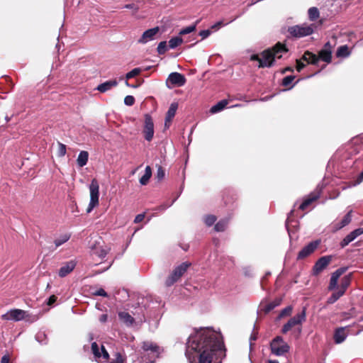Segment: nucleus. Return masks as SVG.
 Wrapping results in <instances>:
<instances>
[{
  "mask_svg": "<svg viewBox=\"0 0 363 363\" xmlns=\"http://www.w3.org/2000/svg\"><path fill=\"white\" fill-rule=\"evenodd\" d=\"M124 103L127 106H133L135 103V98L133 96H126L124 99Z\"/></svg>",
  "mask_w": 363,
  "mask_h": 363,
  "instance_id": "8fccbe9b",
  "label": "nucleus"
},
{
  "mask_svg": "<svg viewBox=\"0 0 363 363\" xmlns=\"http://www.w3.org/2000/svg\"><path fill=\"white\" fill-rule=\"evenodd\" d=\"M308 14L309 19L314 21L318 18L320 13L316 7H311L308 9Z\"/></svg>",
  "mask_w": 363,
  "mask_h": 363,
  "instance_id": "7c9ffc66",
  "label": "nucleus"
},
{
  "mask_svg": "<svg viewBox=\"0 0 363 363\" xmlns=\"http://www.w3.org/2000/svg\"><path fill=\"white\" fill-rule=\"evenodd\" d=\"M294 78V76L292 75L285 77L282 80V85L284 86H289L292 83Z\"/></svg>",
  "mask_w": 363,
  "mask_h": 363,
  "instance_id": "a18cd8bd",
  "label": "nucleus"
},
{
  "mask_svg": "<svg viewBox=\"0 0 363 363\" xmlns=\"http://www.w3.org/2000/svg\"><path fill=\"white\" fill-rule=\"evenodd\" d=\"M182 42L183 39L179 36L172 38L169 40V47L172 49H174L180 45Z\"/></svg>",
  "mask_w": 363,
  "mask_h": 363,
  "instance_id": "473e14b6",
  "label": "nucleus"
},
{
  "mask_svg": "<svg viewBox=\"0 0 363 363\" xmlns=\"http://www.w3.org/2000/svg\"><path fill=\"white\" fill-rule=\"evenodd\" d=\"M332 260L331 256H323L317 260L313 267V273L314 275H318L323 269H325Z\"/></svg>",
  "mask_w": 363,
  "mask_h": 363,
  "instance_id": "f8f14e48",
  "label": "nucleus"
},
{
  "mask_svg": "<svg viewBox=\"0 0 363 363\" xmlns=\"http://www.w3.org/2000/svg\"><path fill=\"white\" fill-rule=\"evenodd\" d=\"M225 352L222 335L209 328L196 330L188 339L186 354L190 363L220 362Z\"/></svg>",
  "mask_w": 363,
  "mask_h": 363,
  "instance_id": "f257e3e1",
  "label": "nucleus"
},
{
  "mask_svg": "<svg viewBox=\"0 0 363 363\" xmlns=\"http://www.w3.org/2000/svg\"><path fill=\"white\" fill-rule=\"evenodd\" d=\"M152 176V169L150 166L145 167L144 175L140 179V183L142 185H146Z\"/></svg>",
  "mask_w": 363,
  "mask_h": 363,
  "instance_id": "cd10ccee",
  "label": "nucleus"
},
{
  "mask_svg": "<svg viewBox=\"0 0 363 363\" xmlns=\"http://www.w3.org/2000/svg\"><path fill=\"white\" fill-rule=\"evenodd\" d=\"M350 282H351V274H350L348 275L345 276L342 279L341 284H340V287L339 289L340 291H343L344 293H345L346 289H347V287L350 286Z\"/></svg>",
  "mask_w": 363,
  "mask_h": 363,
  "instance_id": "c756f323",
  "label": "nucleus"
},
{
  "mask_svg": "<svg viewBox=\"0 0 363 363\" xmlns=\"http://www.w3.org/2000/svg\"><path fill=\"white\" fill-rule=\"evenodd\" d=\"M346 268L341 267L337 269L335 272H334L330 277V284L328 286L329 290H334L337 288V281L341 275H342L346 272Z\"/></svg>",
  "mask_w": 363,
  "mask_h": 363,
  "instance_id": "dca6fc26",
  "label": "nucleus"
},
{
  "mask_svg": "<svg viewBox=\"0 0 363 363\" xmlns=\"http://www.w3.org/2000/svg\"><path fill=\"white\" fill-rule=\"evenodd\" d=\"M26 311L21 309H12L2 315V319L6 320L19 321L26 317Z\"/></svg>",
  "mask_w": 363,
  "mask_h": 363,
  "instance_id": "9d476101",
  "label": "nucleus"
},
{
  "mask_svg": "<svg viewBox=\"0 0 363 363\" xmlns=\"http://www.w3.org/2000/svg\"><path fill=\"white\" fill-rule=\"evenodd\" d=\"M123 8L125 9H132L133 10L135 13L138 12V11L139 10V7L138 6H137L136 4H125Z\"/></svg>",
  "mask_w": 363,
  "mask_h": 363,
  "instance_id": "3c124183",
  "label": "nucleus"
},
{
  "mask_svg": "<svg viewBox=\"0 0 363 363\" xmlns=\"http://www.w3.org/2000/svg\"><path fill=\"white\" fill-rule=\"evenodd\" d=\"M321 191V188L317 186L316 189L303 200L302 203L300 205L299 208L302 211L306 209L313 202L320 197Z\"/></svg>",
  "mask_w": 363,
  "mask_h": 363,
  "instance_id": "ddd939ff",
  "label": "nucleus"
},
{
  "mask_svg": "<svg viewBox=\"0 0 363 363\" xmlns=\"http://www.w3.org/2000/svg\"><path fill=\"white\" fill-rule=\"evenodd\" d=\"M126 85L129 86V84L128 82H125Z\"/></svg>",
  "mask_w": 363,
  "mask_h": 363,
  "instance_id": "774afa93",
  "label": "nucleus"
},
{
  "mask_svg": "<svg viewBox=\"0 0 363 363\" xmlns=\"http://www.w3.org/2000/svg\"><path fill=\"white\" fill-rule=\"evenodd\" d=\"M157 50L160 55L164 54L167 50V42L166 41L160 42L157 46Z\"/></svg>",
  "mask_w": 363,
  "mask_h": 363,
  "instance_id": "37998d69",
  "label": "nucleus"
},
{
  "mask_svg": "<svg viewBox=\"0 0 363 363\" xmlns=\"http://www.w3.org/2000/svg\"><path fill=\"white\" fill-rule=\"evenodd\" d=\"M195 30H196V25L194 24V25H191V26H189L182 28L179 31V34L180 35H184L191 33Z\"/></svg>",
  "mask_w": 363,
  "mask_h": 363,
  "instance_id": "4c0bfd02",
  "label": "nucleus"
},
{
  "mask_svg": "<svg viewBox=\"0 0 363 363\" xmlns=\"http://www.w3.org/2000/svg\"><path fill=\"white\" fill-rule=\"evenodd\" d=\"M344 291L340 289L337 291L333 293V294L328 299V303L330 304L334 303L337 301L342 296L344 295Z\"/></svg>",
  "mask_w": 363,
  "mask_h": 363,
  "instance_id": "2f4dec72",
  "label": "nucleus"
},
{
  "mask_svg": "<svg viewBox=\"0 0 363 363\" xmlns=\"http://www.w3.org/2000/svg\"><path fill=\"white\" fill-rule=\"evenodd\" d=\"M107 319H108V315L106 314H102L99 318V320L101 323H105L107 320Z\"/></svg>",
  "mask_w": 363,
  "mask_h": 363,
  "instance_id": "052dcab7",
  "label": "nucleus"
},
{
  "mask_svg": "<svg viewBox=\"0 0 363 363\" xmlns=\"http://www.w3.org/2000/svg\"><path fill=\"white\" fill-rule=\"evenodd\" d=\"M123 358L119 352H116L113 357L109 359V363H123Z\"/></svg>",
  "mask_w": 363,
  "mask_h": 363,
  "instance_id": "ea45409f",
  "label": "nucleus"
},
{
  "mask_svg": "<svg viewBox=\"0 0 363 363\" xmlns=\"http://www.w3.org/2000/svg\"><path fill=\"white\" fill-rule=\"evenodd\" d=\"M1 363H10L9 358L7 356L2 357Z\"/></svg>",
  "mask_w": 363,
  "mask_h": 363,
  "instance_id": "e2e57ef3",
  "label": "nucleus"
},
{
  "mask_svg": "<svg viewBox=\"0 0 363 363\" xmlns=\"http://www.w3.org/2000/svg\"><path fill=\"white\" fill-rule=\"evenodd\" d=\"M223 25V23L222 21H218V23H216V24H214L213 26H211V28L212 29H218L221 26Z\"/></svg>",
  "mask_w": 363,
  "mask_h": 363,
  "instance_id": "680f3d73",
  "label": "nucleus"
},
{
  "mask_svg": "<svg viewBox=\"0 0 363 363\" xmlns=\"http://www.w3.org/2000/svg\"><path fill=\"white\" fill-rule=\"evenodd\" d=\"M163 351V348L156 342L149 340L143 341L134 362L135 363H155Z\"/></svg>",
  "mask_w": 363,
  "mask_h": 363,
  "instance_id": "f03ea898",
  "label": "nucleus"
},
{
  "mask_svg": "<svg viewBox=\"0 0 363 363\" xmlns=\"http://www.w3.org/2000/svg\"><path fill=\"white\" fill-rule=\"evenodd\" d=\"M89 154L86 151H81L78 155L77 162L79 167L85 166L88 162Z\"/></svg>",
  "mask_w": 363,
  "mask_h": 363,
  "instance_id": "a878e982",
  "label": "nucleus"
},
{
  "mask_svg": "<svg viewBox=\"0 0 363 363\" xmlns=\"http://www.w3.org/2000/svg\"><path fill=\"white\" fill-rule=\"evenodd\" d=\"M141 72H142V69L140 68H139V67L134 68L130 72H129L126 74L125 78L127 79L133 78V77L138 76V74H140Z\"/></svg>",
  "mask_w": 363,
  "mask_h": 363,
  "instance_id": "58836bf2",
  "label": "nucleus"
},
{
  "mask_svg": "<svg viewBox=\"0 0 363 363\" xmlns=\"http://www.w3.org/2000/svg\"><path fill=\"white\" fill-rule=\"evenodd\" d=\"M350 50L347 45L340 46L336 51L337 57H347L350 55Z\"/></svg>",
  "mask_w": 363,
  "mask_h": 363,
  "instance_id": "b1692460",
  "label": "nucleus"
},
{
  "mask_svg": "<svg viewBox=\"0 0 363 363\" xmlns=\"http://www.w3.org/2000/svg\"><path fill=\"white\" fill-rule=\"evenodd\" d=\"M118 85V82L116 79H112V80H109V81H106L102 84H100L99 85H98V86L96 87V90H98L99 91H100L101 93H104L110 89H111L112 88Z\"/></svg>",
  "mask_w": 363,
  "mask_h": 363,
  "instance_id": "aec40b11",
  "label": "nucleus"
},
{
  "mask_svg": "<svg viewBox=\"0 0 363 363\" xmlns=\"http://www.w3.org/2000/svg\"><path fill=\"white\" fill-rule=\"evenodd\" d=\"M358 140H359V138L353 139L352 140V143L356 144ZM359 140H361V143H363V138H359Z\"/></svg>",
  "mask_w": 363,
  "mask_h": 363,
  "instance_id": "0e129e2a",
  "label": "nucleus"
},
{
  "mask_svg": "<svg viewBox=\"0 0 363 363\" xmlns=\"http://www.w3.org/2000/svg\"><path fill=\"white\" fill-rule=\"evenodd\" d=\"M191 265L189 262H183L178 267H177L172 272V273L167 277L165 281V284L167 286L173 285L177 282L182 276L187 271L189 267Z\"/></svg>",
  "mask_w": 363,
  "mask_h": 363,
  "instance_id": "423d86ee",
  "label": "nucleus"
},
{
  "mask_svg": "<svg viewBox=\"0 0 363 363\" xmlns=\"http://www.w3.org/2000/svg\"><path fill=\"white\" fill-rule=\"evenodd\" d=\"M106 254H107V251L105 249H103L101 247L95 248L92 252L93 255H96L101 259L104 258L106 257Z\"/></svg>",
  "mask_w": 363,
  "mask_h": 363,
  "instance_id": "e433bc0d",
  "label": "nucleus"
},
{
  "mask_svg": "<svg viewBox=\"0 0 363 363\" xmlns=\"http://www.w3.org/2000/svg\"><path fill=\"white\" fill-rule=\"evenodd\" d=\"M178 108V104L177 103L171 104L167 113L165 117V126L169 127V123L172 122L173 118L174 117L177 110Z\"/></svg>",
  "mask_w": 363,
  "mask_h": 363,
  "instance_id": "6ab92c4d",
  "label": "nucleus"
},
{
  "mask_svg": "<svg viewBox=\"0 0 363 363\" xmlns=\"http://www.w3.org/2000/svg\"><path fill=\"white\" fill-rule=\"evenodd\" d=\"M305 66L306 65L301 60H296V69L298 72H300Z\"/></svg>",
  "mask_w": 363,
  "mask_h": 363,
  "instance_id": "4d7b16f0",
  "label": "nucleus"
},
{
  "mask_svg": "<svg viewBox=\"0 0 363 363\" xmlns=\"http://www.w3.org/2000/svg\"><path fill=\"white\" fill-rule=\"evenodd\" d=\"M268 363H279L277 360H269L268 361Z\"/></svg>",
  "mask_w": 363,
  "mask_h": 363,
  "instance_id": "69168bd1",
  "label": "nucleus"
},
{
  "mask_svg": "<svg viewBox=\"0 0 363 363\" xmlns=\"http://www.w3.org/2000/svg\"><path fill=\"white\" fill-rule=\"evenodd\" d=\"M94 294L96 296H104V297L108 296L107 293L103 289H98L97 291H96L94 293Z\"/></svg>",
  "mask_w": 363,
  "mask_h": 363,
  "instance_id": "864d4df0",
  "label": "nucleus"
},
{
  "mask_svg": "<svg viewBox=\"0 0 363 363\" xmlns=\"http://www.w3.org/2000/svg\"><path fill=\"white\" fill-rule=\"evenodd\" d=\"M57 301V297L55 295L50 296L48 301V305L51 306Z\"/></svg>",
  "mask_w": 363,
  "mask_h": 363,
  "instance_id": "bf43d9fd",
  "label": "nucleus"
},
{
  "mask_svg": "<svg viewBox=\"0 0 363 363\" xmlns=\"http://www.w3.org/2000/svg\"><path fill=\"white\" fill-rule=\"evenodd\" d=\"M227 226V222L225 220H221L218 222L214 228L217 232L224 231Z\"/></svg>",
  "mask_w": 363,
  "mask_h": 363,
  "instance_id": "c03bdc74",
  "label": "nucleus"
},
{
  "mask_svg": "<svg viewBox=\"0 0 363 363\" xmlns=\"http://www.w3.org/2000/svg\"><path fill=\"white\" fill-rule=\"evenodd\" d=\"M101 359H99V360L104 362H109V359H110L109 354H108V352L106 351V350L105 349L104 345L101 346Z\"/></svg>",
  "mask_w": 363,
  "mask_h": 363,
  "instance_id": "79ce46f5",
  "label": "nucleus"
},
{
  "mask_svg": "<svg viewBox=\"0 0 363 363\" xmlns=\"http://www.w3.org/2000/svg\"><path fill=\"white\" fill-rule=\"evenodd\" d=\"M346 328H338L334 333V341L336 344L342 343L347 337V335L345 332Z\"/></svg>",
  "mask_w": 363,
  "mask_h": 363,
  "instance_id": "412c9836",
  "label": "nucleus"
},
{
  "mask_svg": "<svg viewBox=\"0 0 363 363\" xmlns=\"http://www.w3.org/2000/svg\"><path fill=\"white\" fill-rule=\"evenodd\" d=\"M281 303V299H276L270 303H269L266 306H265V312L266 313H268L269 311H271L272 310H273L274 308H276L277 306H278Z\"/></svg>",
  "mask_w": 363,
  "mask_h": 363,
  "instance_id": "c9c22d12",
  "label": "nucleus"
},
{
  "mask_svg": "<svg viewBox=\"0 0 363 363\" xmlns=\"http://www.w3.org/2000/svg\"><path fill=\"white\" fill-rule=\"evenodd\" d=\"M292 311V308L291 306H287L284 308L279 313V318H283L284 316L289 315Z\"/></svg>",
  "mask_w": 363,
  "mask_h": 363,
  "instance_id": "09e8293b",
  "label": "nucleus"
},
{
  "mask_svg": "<svg viewBox=\"0 0 363 363\" xmlns=\"http://www.w3.org/2000/svg\"><path fill=\"white\" fill-rule=\"evenodd\" d=\"M144 138L147 141H151L154 136V123L152 117L149 114L145 115V123L143 127Z\"/></svg>",
  "mask_w": 363,
  "mask_h": 363,
  "instance_id": "1a4fd4ad",
  "label": "nucleus"
},
{
  "mask_svg": "<svg viewBox=\"0 0 363 363\" xmlns=\"http://www.w3.org/2000/svg\"><path fill=\"white\" fill-rule=\"evenodd\" d=\"M164 175H165V173H164V169L162 168V167L159 166V167H157L156 177L157 178V179H158L159 181H160V180H162V179H164Z\"/></svg>",
  "mask_w": 363,
  "mask_h": 363,
  "instance_id": "de8ad7c7",
  "label": "nucleus"
},
{
  "mask_svg": "<svg viewBox=\"0 0 363 363\" xmlns=\"http://www.w3.org/2000/svg\"><path fill=\"white\" fill-rule=\"evenodd\" d=\"M145 218V215L143 213H141V214H138L135 216V220H134V222L135 223H140L141 221L143 220Z\"/></svg>",
  "mask_w": 363,
  "mask_h": 363,
  "instance_id": "13d9d810",
  "label": "nucleus"
},
{
  "mask_svg": "<svg viewBox=\"0 0 363 363\" xmlns=\"http://www.w3.org/2000/svg\"><path fill=\"white\" fill-rule=\"evenodd\" d=\"M91 350H92V352H93L94 357L98 359H101V349H99L96 342H93L91 344Z\"/></svg>",
  "mask_w": 363,
  "mask_h": 363,
  "instance_id": "f704fd0d",
  "label": "nucleus"
},
{
  "mask_svg": "<svg viewBox=\"0 0 363 363\" xmlns=\"http://www.w3.org/2000/svg\"><path fill=\"white\" fill-rule=\"evenodd\" d=\"M118 317L127 325H131L135 321L134 318L127 312H120Z\"/></svg>",
  "mask_w": 363,
  "mask_h": 363,
  "instance_id": "393cba45",
  "label": "nucleus"
},
{
  "mask_svg": "<svg viewBox=\"0 0 363 363\" xmlns=\"http://www.w3.org/2000/svg\"><path fill=\"white\" fill-rule=\"evenodd\" d=\"M70 238V235H68V234H65V235H61L60 238H57L55 240V247H60V245H62V244L65 243L66 242H67Z\"/></svg>",
  "mask_w": 363,
  "mask_h": 363,
  "instance_id": "72a5a7b5",
  "label": "nucleus"
},
{
  "mask_svg": "<svg viewBox=\"0 0 363 363\" xmlns=\"http://www.w3.org/2000/svg\"><path fill=\"white\" fill-rule=\"evenodd\" d=\"M294 211H291L290 212V215H291L293 213Z\"/></svg>",
  "mask_w": 363,
  "mask_h": 363,
  "instance_id": "338daca9",
  "label": "nucleus"
},
{
  "mask_svg": "<svg viewBox=\"0 0 363 363\" xmlns=\"http://www.w3.org/2000/svg\"><path fill=\"white\" fill-rule=\"evenodd\" d=\"M333 47H334V45H331V43L330 42H327L324 45L323 48L322 50L330 51V52L332 53Z\"/></svg>",
  "mask_w": 363,
  "mask_h": 363,
  "instance_id": "5fc2aeb1",
  "label": "nucleus"
},
{
  "mask_svg": "<svg viewBox=\"0 0 363 363\" xmlns=\"http://www.w3.org/2000/svg\"><path fill=\"white\" fill-rule=\"evenodd\" d=\"M90 201L87 208V213H90L94 208L99 205V185L96 179H93L89 185Z\"/></svg>",
  "mask_w": 363,
  "mask_h": 363,
  "instance_id": "39448f33",
  "label": "nucleus"
},
{
  "mask_svg": "<svg viewBox=\"0 0 363 363\" xmlns=\"http://www.w3.org/2000/svg\"><path fill=\"white\" fill-rule=\"evenodd\" d=\"M320 244V241L315 240L311 242L305 246L298 254L297 259H303L311 255Z\"/></svg>",
  "mask_w": 363,
  "mask_h": 363,
  "instance_id": "4468645a",
  "label": "nucleus"
},
{
  "mask_svg": "<svg viewBox=\"0 0 363 363\" xmlns=\"http://www.w3.org/2000/svg\"><path fill=\"white\" fill-rule=\"evenodd\" d=\"M363 181V172L360 173V174L357 178V180L352 183L351 186H356L357 184H359Z\"/></svg>",
  "mask_w": 363,
  "mask_h": 363,
  "instance_id": "6e6d98bb",
  "label": "nucleus"
},
{
  "mask_svg": "<svg viewBox=\"0 0 363 363\" xmlns=\"http://www.w3.org/2000/svg\"><path fill=\"white\" fill-rule=\"evenodd\" d=\"M216 220V217L213 215L207 216L205 218V223L208 226H211Z\"/></svg>",
  "mask_w": 363,
  "mask_h": 363,
  "instance_id": "49530a36",
  "label": "nucleus"
},
{
  "mask_svg": "<svg viewBox=\"0 0 363 363\" xmlns=\"http://www.w3.org/2000/svg\"><path fill=\"white\" fill-rule=\"evenodd\" d=\"M158 32H159L158 27H155V28H150V29L145 30L143 33L141 38L138 40V43L145 44L150 40H152Z\"/></svg>",
  "mask_w": 363,
  "mask_h": 363,
  "instance_id": "f3484780",
  "label": "nucleus"
},
{
  "mask_svg": "<svg viewBox=\"0 0 363 363\" xmlns=\"http://www.w3.org/2000/svg\"><path fill=\"white\" fill-rule=\"evenodd\" d=\"M288 49L280 43H277L272 49L263 51L260 55H252L250 60L259 62V67H270L273 65L275 59H280Z\"/></svg>",
  "mask_w": 363,
  "mask_h": 363,
  "instance_id": "7ed1b4c3",
  "label": "nucleus"
},
{
  "mask_svg": "<svg viewBox=\"0 0 363 363\" xmlns=\"http://www.w3.org/2000/svg\"><path fill=\"white\" fill-rule=\"evenodd\" d=\"M363 234V228L355 229L349 233L340 243V247L344 248L348 245L351 242L354 240L358 236Z\"/></svg>",
  "mask_w": 363,
  "mask_h": 363,
  "instance_id": "2eb2a0df",
  "label": "nucleus"
},
{
  "mask_svg": "<svg viewBox=\"0 0 363 363\" xmlns=\"http://www.w3.org/2000/svg\"><path fill=\"white\" fill-rule=\"evenodd\" d=\"M290 35L295 38H302L311 35L313 33L312 26L306 24L291 26L288 29Z\"/></svg>",
  "mask_w": 363,
  "mask_h": 363,
  "instance_id": "0eeeda50",
  "label": "nucleus"
},
{
  "mask_svg": "<svg viewBox=\"0 0 363 363\" xmlns=\"http://www.w3.org/2000/svg\"><path fill=\"white\" fill-rule=\"evenodd\" d=\"M76 267V262L74 260H71L69 262H66L63 266L60 267L59 269V276L60 277H65L67 274H69Z\"/></svg>",
  "mask_w": 363,
  "mask_h": 363,
  "instance_id": "a211bd4d",
  "label": "nucleus"
},
{
  "mask_svg": "<svg viewBox=\"0 0 363 363\" xmlns=\"http://www.w3.org/2000/svg\"><path fill=\"white\" fill-rule=\"evenodd\" d=\"M318 58L325 62L327 63H330L332 60V53L330 51L321 50L318 52Z\"/></svg>",
  "mask_w": 363,
  "mask_h": 363,
  "instance_id": "c85d7f7f",
  "label": "nucleus"
},
{
  "mask_svg": "<svg viewBox=\"0 0 363 363\" xmlns=\"http://www.w3.org/2000/svg\"><path fill=\"white\" fill-rule=\"evenodd\" d=\"M211 32L210 30H203L199 32V35L202 39L208 38L211 35Z\"/></svg>",
  "mask_w": 363,
  "mask_h": 363,
  "instance_id": "603ef678",
  "label": "nucleus"
},
{
  "mask_svg": "<svg viewBox=\"0 0 363 363\" xmlns=\"http://www.w3.org/2000/svg\"><path fill=\"white\" fill-rule=\"evenodd\" d=\"M306 320V308H303L302 311L293 318H291L282 328V333H286L294 326L301 325Z\"/></svg>",
  "mask_w": 363,
  "mask_h": 363,
  "instance_id": "6e6552de",
  "label": "nucleus"
},
{
  "mask_svg": "<svg viewBox=\"0 0 363 363\" xmlns=\"http://www.w3.org/2000/svg\"><path fill=\"white\" fill-rule=\"evenodd\" d=\"M66 152H67L66 145L59 142L58 143V150H57V156L60 157H62L66 155Z\"/></svg>",
  "mask_w": 363,
  "mask_h": 363,
  "instance_id": "a19ab883",
  "label": "nucleus"
},
{
  "mask_svg": "<svg viewBox=\"0 0 363 363\" xmlns=\"http://www.w3.org/2000/svg\"><path fill=\"white\" fill-rule=\"evenodd\" d=\"M301 60L307 62V63H311L312 65H316L319 61L318 56L309 51H306L304 53Z\"/></svg>",
  "mask_w": 363,
  "mask_h": 363,
  "instance_id": "5701e85b",
  "label": "nucleus"
},
{
  "mask_svg": "<svg viewBox=\"0 0 363 363\" xmlns=\"http://www.w3.org/2000/svg\"><path fill=\"white\" fill-rule=\"evenodd\" d=\"M352 211H349L344 218L339 222L335 224H334V230L337 231L338 230H340L343 227L348 225L351 220H352V216H351Z\"/></svg>",
  "mask_w": 363,
  "mask_h": 363,
  "instance_id": "4be33fe9",
  "label": "nucleus"
},
{
  "mask_svg": "<svg viewBox=\"0 0 363 363\" xmlns=\"http://www.w3.org/2000/svg\"><path fill=\"white\" fill-rule=\"evenodd\" d=\"M272 352L277 356H281L289 350V345L280 336L274 338L270 344Z\"/></svg>",
  "mask_w": 363,
  "mask_h": 363,
  "instance_id": "20e7f679",
  "label": "nucleus"
},
{
  "mask_svg": "<svg viewBox=\"0 0 363 363\" xmlns=\"http://www.w3.org/2000/svg\"><path fill=\"white\" fill-rule=\"evenodd\" d=\"M166 83L168 86L169 84L174 86H182L186 83V78L179 72H172L169 75Z\"/></svg>",
  "mask_w": 363,
  "mask_h": 363,
  "instance_id": "9b49d317",
  "label": "nucleus"
},
{
  "mask_svg": "<svg viewBox=\"0 0 363 363\" xmlns=\"http://www.w3.org/2000/svg\"><path fill=\"white\" fill-rule=\"evenodd\" d=\"M228 102L227 100L223 99L217 103L216 105L213 106L211 108L210 112L211 113H216L220 111H222L227 105Z\"/></svg>",
  "mask_w": 363,
  "mask_h": 363,
  "instance_id": "bb28decb",
  "label": "nucleus"
}]
</instances>
